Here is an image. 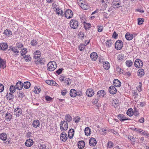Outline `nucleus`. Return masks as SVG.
<instances>
[{
    "label": "nucleus",
    "instance_id": "f257e3e1",
    "mask_svg": "<svg viewBox=\"0 0 149 149\" xmlns=\"http://www.w3.org/2000/svg\"><path fill=\"white\" fill-rule=\"evenodd\" d=\"M56 63L53 61L49 62L47 65V70L50 71H54L56 68Z\"/></svg>",
    "mask_w": 149,
    "mask_h": 149
},
{
    "label": "nucleus",
    "instance_id": "f03ea898",
    "mask_svg": "<svg viewBox=\"0 0 149 149\" xmlns=\"http://www.w3.org/2000/svg\"><path fill=\"white\" fill-rule=\"evenodd\" d=\"M60 126L61 130L63 132L66 131L68 128V124L65 120L61 121Z\"/></svg>",
    "mask_w": 149,
    "mask_h": 149
},
{
    "label": "nucleus",
    "instance_id": "7ed1b4c3",
    "mask_svg": "<svg viewBox=\"0 0 149 149\" xmlns=\"http://www.w3.org/2000/svg\"><path fill=\"white\" fill-rule=\"evenodd\" d=\"M0 139L3 141V143L6 144V145L10 143L9 139H7V136L5 133H2L0 134Z\"/></svg>",
    "mask_w": 149,
    "mask_h": 149
},
{
    "label": "nucleus",
    "instance_id": "20e7f679",
    "mask_svg": "<svg viewBox=\"0 0 149 149\" xmlns=\"http://www.w3.org/2000/svg\"><path fill=\"white\" fill-rule=\"evenodd\" d=\"M78 22L76 19H72L70 22V25L71 28L73 29H77L79 25Z\"/></svg>",
    "mask_w": 149,
    "mask_h": 149
},
{
    "label": "nucleus",
    "instance_id": "39448f33",
    "mask_svg": "<svg viewBox=\"0 0 149 149\" xmlns=\"http://www.w3.org/2000/svg\"><path fill=\"white\" fill-rule=\"evenodd\" d=\"M123 42L120 40L117 41L115 43V48L117 50H120L123 47Z\"/></svg>",
    "mask_w": 149,
    "mask_h": 149
},
{
    "label": "nucleus",
    "instance_id": "423d86ee",
    "mask_svg": "<svg viewBox=\"0 0 149 149\" xmlns=\"http://www.w3.org/2000/svg\"><path fill=\"white\" fill-rule=\"evenodd\" d=\"M65 15L67 19L71 18L73 15V12L70 9L66 10L65 12Z\"/></svg>",
    "mask_w": 149,
    "mask_h": 149
},
{
    "label": "nucleus",
    "instance_id": "0eeeda50",
    "mask_svg": "<svg viewBox=\"0 0 149 149\" xmlns=\"http://www.w3.org/2000/svg\"><path fill=\"white\" fill-rule=\"evenodd\" d=\"M143 65V63L142 61L140 59H136L134 62V65L137 68L141 67Z\"/></svg>",
    "mask_w": 149,
    "mask_h": 149
},
{
    "label": "nucleus",
    "instance_id": "6e6552de",
    "mask_svg": "<svg viewBox=\"0 0 149 149\" xmlns=\"http://www.w3.org/2000/svg\"><path fill=\"white\" fill-rule=\"evenodd\" d=\"M22 113V110L21 108H17L14 110V114L17 116L19 117L21 116Z\"/></svg>",
    "mask_w": 149,
    "mask_h": 149
},
{
    "label": "nucleus",
    "instance_id": "1a4fd4ad",
    "mask_svg": "<svg viewBox=\"0 0 149 149\" xmlns=\"http://www.w3.org/2000/svg\"><path fill=\"white\" fill-rule=\"evenodd\" d=\"M12 112L8 111L6 114L5 120L7 121H10L12 118Z\"/></svg>",
    "mask_w": 149,
    "mask_h": 149
},
{
    "label": "nucleus",
    "instance_id": "9d476101",
    "mask_svg": "<svg viewBox=\"0 0 149 149\" xmlns=\"http://www.w3.org/2000/svg\"><path fill=\"white\" fill-rule=\"evenodd\" d=\"M109 91L111 94H115L117 92V89L114 86H110L109 88Z\"/></svg>",
    "mask_w": 149,
    "mask_h": 149
},
{
    "label": "nucleus",
    "instance_id": "9b49d317",
    "mask_svg": "<svg viewBox=\"0 0 149 149\" xmlns=\"http://www.w3.org/2000/svg\"><path fill=\"white\" fill-rule=\"evenodd\" d=\"M6 60L0 57V68L4 69L6 67Z\"/></svg>",
    "mask_w": 149,
    "mask_h": 149
},
{
    "label": "nucleus",
    "instance_id": "f8f14e48",
    "mask_svg": "<svg viewBox=\"0 0 149 149\" xmlns=\"http://www.w3.org/2000/svg\"><path fill=\"white\" fill-rule=\"evenodd\" d=\"M60 138L62 141H65L68 139L67 134L65 132H62L60 135Z\"/></svg>",
    "mask_w": 149,
    "mask_h": 149
},
{
    "label": "nucleus",
    "instance_id": "ddd939ff",
    "mask_svg": "<svg viewBox=\"0 0 149 149\" xmlns=\"http://www.w3.org/2000/svg\"><path fill=\"white\" fill-rule=\"evenodd\" d=\"M89 143L91 146H95L97 143L96 139L94 138H91L89 140Z\"/></svg>",
    "mask_w": 149,
    "mask_h": 149
},
{
    "label": "nucleus",
    "instance_id": "4468645a",
    "mask_svg": "<svg viewBox=\"0 0 149 149\" xmlns=\"http://www.w3.org/2000/svg\"><path fill=\"white\" fill-rule=\"evenodd\" d=\"M33 144V141L31 139H29L27 140L25 143V145L26 146L29 147L31 146Z\"/></svg>",
    "mask_w": 149,
    "mask_h": 149
},
{
    "label": "nucleus",
    "instance_id": "2eb2a0df",
    "mask_svg": "<svg viewBox=\"0 0 149 149\" xmlns=\"http://www.w3.org/2000/svg\"><path fill=\"white\" fill-rule=\"evenodd\" d=\"M23 87V83L21 81H18L16 83L15 87L17 89L20 90L22 89Z\"/></svg>",
    "mask_w": 149,
    "mask_h": 149
},
{
    "label": "nucleus",
    "instance_id": "dca6fc26",
    "mask_svg": "<svg viewBox=\"0 0 149 149\" xmlns=\"http://www.w3.org/2000/svg\"><path fill=\"white\" fill-rule=\"evenodd\" d=\"M86 94L87 96L91 97L94 95V91L92 89H89L86 91Z\"/></svg>",
    "mask_w": 149,
    "mask_h": 149
},
{
    "label": "nucleus",
    "instance_id": "f3484780",
    "mask_svg": "<svg viewBox=\"0 0 149 149\" xmlns=\"http://www.w3.org/2000/svg\"><path fill=\"white\" fill-rule=\"evenodd\" d=\"M40 122L39 120H34L32 122V125L35 128H37L40 126Z\"/></svg>",
    "mask_w": 149,
    "mask_h": 149
},
{
    "label": "nucleus",
    "instance_id": "a211bd4d",
    "mask_svg": "<svg viewBox=\"0 0 149 149\" xmlns=\"http://www.w3.org/2000/svg\"><path fill=\"white\" fill-rule=\"evenodd\" d=\"M113 85L116 87H119L121 86V83L118 79H115L113 82Z\"/></svg>",
    "mask_w": 149,
    "mask_h": 149
},
{
    "label": "nucleus",
    "instance_id": "6ab92c4d",
    "mask_svg": "<svg viewBox=\"0 0 149 149\" xmlns=\"http://www.w3.org/2000/svg\"><path fill=\"white\" fill-rule=\"evenodd\" d=\"M74 131L73 129H70L68 132V136L69 139L72 138L74 135Z\"/></svg>",
    "mask_w": 149,
    "mask_h": 149
},
{
    "label": "nucleus",
    "instance_id": "aec40b11",
    "mask_svg": "<svg viewBox=\"0 0 149 149\" xmlns=\"http://www.w3.org/2000/svg\"><path fill=\"white\" fill-rule=\"evenodd\" d=\"M97 56V53L95 52L91 53L90 55V58L93 61H95L96 60Z\"/></svg>",
    "mask_w": 149,
    "mask_h": 149
},
{
    "label": "nucleus",
    "instance_id": "412c9836",
    "mask_svg": "<svg viewBox=\"0 0 149 149\" xmlns=\"http://www.w3.org/2000/svg\"><path fill=\"white\" fill-rule=\"evenodd\" d=\"M8 47V45L6 43H1L0 44V49L2 50H6Z\"/></svg>",
    "mask_w": 149,
    "mask_h": 149
},
{
    "label": "nucleus",
    "instance_id": "4be33fe9",
    "mask_svg": "<svg viewBox=\"0 0 149 149\" xmlns=\"http://www.w3.org/2000/svg\"><path fill=\"white\" fill-rule=\"evenodd\" d=\"M34 58L36 59L40 57L41 56V52L39 50H36L34 53Z\"/></svg>",
    "mask_w": 149,
    "mask_h": 149
},
{
    "label": "nucleus",
    "instance_id": "5701e85b",
    "mask_svg": "<svg viewBox=\"0 0 149 149\" xmlns=\"http://www.w3.org/2000/svg\"><path fill=\"white\" fill-rule=\"evenodd\" d=\"M70 95L71 97H75L77 95H78L77 94L76 91L74 89H72L70 90Z\"/></svg>",
    "mask_w": 149,
    "mask_h": 149
},
{
    "label": "nucleus",
    "instance_id": "b1692460",
    "mask_svg": "<svg viewBox=\"0 0 149 149\" xmlns=\"http://www.w3.org/2000/svg\"><path fill=\"white\" fill-rule=\"evenodd\" d=\"M85 145V142L83 141H79L78 143V146L79 148L82 149Z\"/></svg>",
    "mask_w": 149,
    "mask_h": 149
},
{
    "label": "nucleus",
    "instance_id": "393cba45",
    "mask_svg": "<svg viewBox=\"0 0 149 149\" xmlns=\"http://www.w3.org/2000/svg\"><path fill=\"white\" fill-rule=\"evenodd\" d=\"M45 62V61L44 59L43 58H40L38 59L36 63V64H40L42 65L44 64Z\"/></svg>",
    "mask_w": 149,
    "mask_h": 149
},
{
    "label": "nucleus",
    "instance_id": "a878e982",
    "mask_svg": "<svg viewBox=\"0 0 149 149\" xmlns=\"http://www.w3.org/2000/svg\"><path fill=\"white\" fill-rule=\"evenodd\" d=\"M125 38L127 40H132L133 38V35L130 34V33L127 32L125 35Z\"/></svg>",
    "mask_w": 149,
    "mask_h": 149
},
{
    "label": "nucleus",
    "instance_id": "bb28decb",
    "mask_svg": "<svg viewBox=\"0 0 149 149\" xmlns=\"http://www.w3.org/2000/svg\"><path fill=\"white\" fill-rule=\"evenodd\" d=\"M103 66L104 68L107 70H108L110 67L109 63L107 61L104 62L103 63Z\"/></svg>",
    "mask_w": 149,
    "mask_h": 149
},
{
    "label": "nucleus",
    "instance_id": "cd10ccee",
    "mask_svg": "<svg viewBox=\"0 0 149 149\" xmlns=\"http://www.w3.org/2000/svg\"><path fill=\"white\" fill-rule=\"evenodd\" d=\"M105 95V92L104 90H102L98 91L97 93V97L100 96L104 97Z\"/></svg>",
    "mask_w": 149,
    "mask_h": 149
},
{
    "label": "nucleus",
    "instance_id": "c85d7f7f",
    "mask_svg": "<svg viewBox=\"0 0 149 149\" xmlns=\"http://www.w3.org/2000/svg\"><path fill=\"white\" fill-rule=\"evenodd\" d=\"M10 49L16 55H18L19 54V52L16 47H13Z\"/></svg>",
    "mask_w": 149,
    "mask_h": 149
},
{
    "label": "nucleus",
    "instance_id": "c756f323",
    "mask_svg": "<svg viewBox=\"0 0 149 149\" xmlns=\"http://www.w3.org/2000/svg\"><path fill=\"white\" fill-rule=\"evenodd\" d=\"M138 76L141 77L143 76L144 74V70L142 69H139L138 71Z\"/></svg>",
    "mask_w": 149,
    "mask_h": 149
},
{
    "label": "nucleus",
    "instance_id": "7c9ffc66",
    "mask_svg": "<svg viewBox=\"0 0 149 149\" xmlns=\"http://www.w3.org/2000/svg\"><path fill=\"white\" fill-rule=\"evenodd\" d=\"M91 129L88 127H86L85 129V133L86 135L88 136L91 134Z\"/></svg>",
    "mask_w": 149,
    "mask_h": 149
},
{
    "label": "nucleus",
    "instance_id": "2f4dec72",
    "mask_svg": "<svg viewBox=\"0 0 149 149\" xmlns=\"http://www.w3.org/2000/svg\"><path fill=\"white\" fill-rule=\"evenodd\" d=\"M65 120L67 122H69L72 120V117L69 114H67L65 116Z\"/></svg>",
    "mask_w": 149,
    "mask_h": 149
},
{
    "label": "nucleus",
    "instance_id": "473e14b6",
    "mask_svg": "<svg viewBox=\"0 0 149 149\" xmlns=\"http://www.w3.org/2000/svg\"><path fill=\"white\" fill-rule=\"evenodd\" d=\"M16 87L13 85L10 86L9 88L10 93H13L15 92L16 90Z\"/></svg>",
    "mask_w": 149,
    "mask_h": 149
},
{
    "label": "nucleus",
    "instance_id": "72a5a7b5",
    "mask_svg": "<svg viewBox=\"0 0 149 149\" xmlns=\"http://www.w3.org/2000/svg\"><path fill=\"white\" fill-rule=\"evenodd\" d=\"M23 86L25 88L28 89L30 87L31 84L29 81L25 82L24 83Z\"/></svg>",
    "mask_w": 149,
    "mask_h": 149
},
{
    "label": "nucleus",
    "instance_id": "f704fd0d",
    "mask_svg": "<svg viewBox=\"0 0 149 149\" xmlns=\"http://www.w3.org/2000/svg\"><path fill=\"white\" fill-rule=\"evenodd\" d=\"M127 114L129 116H132L134 114V112L132 109H129L127 112Z\"/></svg>",
    "mask_w": 149,
    "mask_h": 149
},
{
    "label": "nucleus",
    "instance_id": "c9c22d12",
    "mask_svg": "<svg viewBox=\"0 0 149 149\" xmlns=\"http://www.w3.org/2000/svg\"><path fill=\"white\" fill-rule=\"evenodd\" d=\"M79 1L78 2L79 5L81 6V5H86L88 4L87 2H86L85 0H78Z\"/></svg>",
    "mask_w": 149,
    "mask_h": 149
},
{
    "label": "nucleus",
    "instance_id": "e433bc0d",
    "mask_svg": "<svg viewBox=\"0 0 149 149\" xmlns=\"http://www.w3.org/2000/svg\"><path fill=\"white\" fill-rule=\"evenodd\" d=\"M12 34V32L10 30L7 29L4 32V34L5 36H9Z\"/></svg>",
    "mask_w": 149,
    "mask_h": 149
},
{
    "label": "nucleus",
    "instance_id": "4c0bfd02",
    "mask_svg": "<svg viewBox=\"0 0 149 149\" xmlns=\"http://www.w3.org/2000/svg\"><path fill=\"white\" fill-rule=\"evenodd\" d=\"M24 96L25 95L24 93L22 91L19 92L18 93V97L19 98L22 99L23 98Z\"/></svg>",
    "mask_w": 149,
    "mask_h": 149
},
{
    "label": "nucleus",
    "instance_id": "58836bf2",
    "mask_svg": "<svg viewBox=\"0 0 149 149\" xmlns=\"http://www.w3.org/2000/svg\"><path fill=\"white\" fill-rule=\"evenodd\" d=\"M126 64L128 67H130L133 64V62L131 60H127L126 62Z\"/></svg>",
    "mask_w": 149,
    "mask_h": 149
},
{
    "label": "nucleus",
    "instance_id": "ea45409f",
    "mask_svg": "<svg viewBox=\"0 0 149 149\" xmlns=\"http://www.w3.org/2000/svg\"><path fill=\"white\" fill-rule=\"evenodd\" d=\"M112 105L115 108L118 106L119 104L117 100H113L112 103Z\"/></svg>",
    "mask_w": 149,
    "mask_h": 149
},
{
    "label": "nucleus",
    "instance_id": "a19ab883",
    "mask_svg": "<svg viewBox=\"0 0 149 149\" xmlns=\"http://www.w3.org/2000/svg\"><path fill=\"white\" fill-rule=\"evenodd\" d=\"M124 55L120 54L118 55V59L119 61H122L124 60Z\"/></svg>",
    "mask_w": 149,
    "mask_h": 149
},
{
    "label": "nucleus",
    "instance_id": "79ce46f5",
    "mask_svg": "<svg viewBox=\"0 0 149 149\" xmlns=\"http://www.w3.org/2000/svg\"><path fill=\"white\" fill-rule=\"evenodd\" d=\"M27 49L26 48H24L21 52V54L22 56L25 55L27 53Z\"/></svg>",
    "mask_w": 149,
    "mask_h": 149
},
{
    "label": "nucleus",
    "instance_id": "37998d69",
    "mask_svg": "<svg viewBox=\"0 0 149 149\" xmlns=\"http://www.w3.org/2000/svg\"><path fill=\"white\" fill-rule=\"evenodd\" d=\"M112 41L111 40H108L106 42V45L107 47H110L112 44Z\"/></svg>",
    "mask_w": 149,
    "mask_h": 149
},
{
    "label": "nucleus",
    "instance_id": "c03bdc74",
    "mask_svg": "<svg viewBox=\"0 0 149 149\" xmlns=\"http://www.w3.org/2000/svg\"><path fill=\"white\" fill-rule=\"evenodd\" d=\"M84 27L86 29H87L91 27V25L89 23H85Z\"/></svg>",
    "mask_w": 149,
    "mask_h": 149
},
{
    "label": "nucleus",
    "instance_id": "a18cd8bd",
    "mask_svg": "<svg viewBox=\"0 0 149 149\" xmlns=\"http://www.w3.org/2000/svg\"><path fill=\"white\" fill-rule=\"evenodd\" d=\"M24 58L25 59V61L26 62L29 61H30L31 59V57L29 55L25 56L24 57Z\"/></svg>",
    "mask_w": 149,
    "mask_h": 149
},
{
    "label": "nucleus",
    "instance_id": "49530a36",
    "mask_svg": "<svg viewBox=\"0 0 149 149\" xmlns=\"http://www.w3.org/2000/svg\"><path fill=\"white\" fill-rule=\"evenodd\" d=\"M80 120V118L78 116H76L73 119V120L75 123H78Z\"/></svg>",
    "mask_w": 149,
    "mask_h": 149
},
{
    "label": "nucleus",
    "instance_id": "de8ad7c7",
    "mask_svg": "<svg viewBox=\"0 0 149 149\" xmlns=\"http://www.w3.org/2000/svg\"><path fill=\"white\" fill-rule=\"evenodd\" d=\"M120 1L119 0H114L113 2V3L116 6L120 5Z\"/></svg>",
    "mask_w": 149,
    "mask_h": 149
},
{
    "label": "nucleus",
    "instance_id": "09e8293b",
    "mask_svg": "<svg viewBox=\"0 0 149 149\" xmlns=\"http://www.w3.org/2000/svg\"><path fill=\"white\" fill-rule=\"evenodd\" d=\"M80 7L81 8L84 10L88 9L89 8V6H88V4L84 5H81Z\"/></svg>",
    "mask_w": 149,
    "mask_h": 149
},
{
    "label": "nucleus",
    "instance_id": "8fccbe9b",
    "mask_svg": "<svg viewBox=\"0 0 149 149\" xmlns=\"http://www.w3.org/2000/svg\"><path fill=\"white\" fill-rule=\"evenodd\" d=\"M143 22V19L142 18H139L138 19V24L139 25L142 24Z\"/></svg>",
    "mask_w": 149,
    "mask_h": 149
},
{
    "label": "nucleus",
    "instance_id": "3c124183",
    "mask_svg": "<svg viewBox=\"0 0 149 149\" xmlns=\"http://www.w3.org/2000/svg\"><path fill=\"white\" fill-rule=\"evenodd\" d=\"M34 89H35L34 90L35 93L38 94L40 93V91H41V90H40V88H38L37 87L35 86Z\"/></svg>",
    "mask_w": 149,
    "mask_h": 149
},
{
    "label": "nucleus",
    "instance_id": "603ef678",
    "mask_svg": "<svg viewBox=\"0 0 149 149\" xmlns=\"http://www.w3.org/2000/svg\"><path fill=\"white\" fill-rule=\"evenodd\" d=\"M85 46L84 44H81L79 47V49L81 51H82L85 48Z\"/></svg>",
    "mask_w": 149,
    "mask_h": 149
},
{
    "label": "nucleus",
    "instance_id": "864d4df0",
    "mask_svg": "<svg viewBox=\"0 0 149 149\" xmlns=\"http://www.w3.org/2000/svg\"><path fill=\"white\" fill-rule=\"evenodd\" d=\"M113 144L112 142L111 141H109L108 143L107 147L108 148H111L113 146Z\"/></svg>",
    "mask_w": 149,
    "mask_h": 149
},
{
    "label": "nucleus",
    "instance_id": "5fc2aeb1",
    "mask_svg": "<svg viewBox=\"0 0 149 149\" xmlns=\"http://www.w3.org/2000/svg\"><path fill=\"white\" fill-rule=\"evenodd\" d=\"M39 147V149H45L46 146L45 144H42Z\"/></svg>",
    "mask_w": 149,
    "mask_h": 149
},
{
    "label": "nucleus",
    "instance_id": "6e6d98bb",
    "mask_svg": "<svg viewBox=\"0 0 149 149\" xmlns=\"http://www.w3.org/2000/svg\"><path fill=\"white\" fill-rule=\"evenodd\" d=\"M128 139H130L131 141L133 142H135V139L134 137L131 136H128Z\"/></svg>",
    "mask_w": 149,
    "mask_h": 149
},
{
    "label": "nucleus",
    "instance_id": "4d7b16f0",
    "mask_svg": "<svg viewBox=\"0 0 149 149\" xmlns=\"http://www.w3.org/2000/svg\"><path fill=\"white\" fill-rule=\"evenodd\" d=\"M123 114H120L118 116V118L120 120V121L123 122Z\"/></svg>",
    "mask_w": 149,
    "mask_h": 149
},
{
    "label": "nucleus",
    "instance_id": "13d9d810",
    "mask_svg": "<svg viewBox=\"0 0 149 149\" xmlns=\"http://www.w3.org/2000/svg\"><path fill=\"white\" fill-rule=\"evenodd\" d=\"M56 14L57 15H60L61 16H63V11H62V10H61V11H56Z\"/></svg>",
    "mask_w": 149,
    "mask_h": 149
},
{
    "label": "nucleus",
    "instance_id": "bf43d9fd",
    "mask_svg": "<svg viewBox=\"0 0 149 149\" xmlns=\"http://www.w3.org/2000/svg\"><path fill=\"white\" fill-rule=\"evenodd\" d=\"M17 47L18 48H20L23 47V45L20 42H18L16 44V45Z\"/></svg>",
    "mask_w": 149,
    "mask_h": 149
},
{
    "label": "nucleus",
    "instance_id": "052dcab7",
    "mask_svg": "<svg viewBox=\"0 0 149 149\" xmlns=\"http://www.w3.org/2000/svg\"><path fill=\"white\" fill-rule=\"evenodd\" d=\"M9 95L7 98L9 99V100L13 99L14 97V95L13 94H12L11 93H9Z\"/></svg>",
    "mask_w": 149,
    "mask_h": 149
},
{
    "label": "nucleus",
    "instance_id": "680f3d73",
    "mask_svg": "<svg viewBox=\"0 0 149 149\" xmlns=\"http://www.w3.org/2000/svg\"><path fill=\"white\" fill-rule=\"evenodd\" d=\"M116 71L118 72L119 73H121V70H122L118 66L116 65Z\"/></svg>",
    "mask_w": 149,
    "mask_h": 149
},
{
    "label": "nucleus",
    "instance_id": "e2e57ef3",
    "mask_svg": "<svg viewBox=\"0 0 149 149\" xmlns=\"http://www.w3.org/2000/svg\"><path fill=\"white\" fill-rule=\"evenodd\" d=\"M31 45L33 46L36 45V40H32L31 41Z\"/></svg>",
    "mask_w": 149,
    "mask_h": 149
},
{
    "label": "nucleus",
    "instance_id": "0e129e2a",
    "mask_svg": "<svg viewBox=\"0 0 149 149\" xmlns=\"http://www.w3.org/2000/svg\"><path fill=\"white\" fill-rule=\"evenodd\" d=\"M99 100V98H95L93 100V104H96Z\"/></svg>",
    "mask_w": 149,
    "mask_h": 149
},
{
    "label": "nucleus",
    "instance_id": "69168bd1",
    "mask_svg": "<svg viewBox=\"0 0 149 149\" xmlns=\"http://www.w3.org/2000/svg\"><path fill=\"white\" fill-rule=\"evenodd\" d=\"M61 94L63 95H65L66 93H67L68 91L66 89H64V90H63L62 91H61Z\"/></svg>",
    "mask_w": 149,
    "mask_h": 149
},
{
    "label": "nucleus",
    "instance_id": "338daca9",
    "mask_svg": "<svg viewBox=\"0 0 149 149\" xmlns=\"http://www.w3.org/2000/svg\"><path fill=\"white\" fill-rule=\"evenodd\" d=\"M108 131V130L105 129H103L102 130V132H101V134L103 135H105L107 132Z\"/></svg>",
    "mask_w": 149,
    "mask_h": 149
},
{
    "label": "nucleus",
    "instance_id": "774afa93",
    "mask_svg": "<svg viewBox=\"0 0 149 149\" xmlns=\"http://www.w3.org/2000/svg\"><path fill=\"white\" fill-rule=\"evenodd\" d=\"M134 115L136 116H138L139 115V112L138 110L136 109H134Z\"/></svg>",
    "mask_w": 149,
    "mask_h": 149
}]
</instances>
